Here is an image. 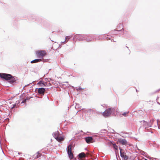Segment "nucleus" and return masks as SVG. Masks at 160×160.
Masks as SVG:
<instances>
[{"label": "nucleus", "instance_id": "nucleus-10", "mask_svg": "<svg viewBox=\"0 0 160 160\" xmlns=\"http://www.w3.org/2000/svg\"><path fill=\"white\" fill-rule=\"evenodd\" d=\"M118 31H121L122 29H123V25L121 23L119 24L117 28Z\"/></svg>", "mask_w": 160, "mask_h": 160}, {"label": "nucleus", "instance_id": "nucleus-19", "mask_svg": "<svg viewBox=\"0 0 160 160\" xmlns=\"http://www.w3.org/2000/svg\"><path fill=\"white\" fill-rule=\"evenodd\" d=\"M79 37L80 38L79 39L80 40H83V39H81V38H82V37H83V35H80L79 36Z\"/></svg>", "mask_w": 160, "mask_h": 160}, {"label": "nucleus", "instance_id": "nucleus-9", "mask_svg": "<svg viewBox=\"0 0 160 160\" xmlns=\"http://www.w3.org/2000/svg\"><path fill=\"white\" fill-rule=\"evenodd\" d=\"M118 142L123 145H126L127 143V141L125 139L120 138L118 139Z\"/></svg>", "mask_w": 160, "mask_h": 160}, {"label": "nucleus", "instance_id": "nucleus-17", "mask_svg": "<svg viewBox=\"0 0 160 160\" xmlns=\"http://www.w3.org/2000/svg\"><path fill=\"white\" fill-rule=\"evenodd\" d=\"M28 99H29L27 97L26 99H24L22 101V103H24L26 102V100H28Z\"/></svg>", "mask_w": 160, "mask_h": 160}, {"label": "nucleus", "instance_id": "nucleus-21", "mask_svg": "<svg viewBox=\"0 0 160 160\" xmlns=\"http://www.w3.org/2000/svg\"><path fill=\"white\" fill-rule=\"evenodd\" d=\"M145 160H147V159H145Z\"/></svg>", "mask_w": 160, "mask_h": 160}, {"label": "nucleus", "instance_id": "nucleus-18", "mask_svg": "<svg viewBox=\"0 0 160 160\" xmlns=\"http://www.w3.org/2000/svg\"><path fill=\"white\" fill-rule=\"evenodd\" d=\"M129 112H124L122 114V115L124 116H126V115Z\"/></svg>", "mask_w": 160, "mask_h": 160}, {"label": "nucleus", "instance_id": "nucleus-1", "mask_svg": "<svg viewBox=\"0 0 160 160\" xmlns=\"http://www.w3.org/2000/svg\"><path fill=\"white\" fill-rule=\"evenodd\" d=\"M0 77L2 78L5 79L11 83H12L16 81L15 78L11 74L5 73H0Z\"/></svg>", "mask_w": 160, "mask_h": 160}, {"label": "nucleus", "instance_id": "nucleus-11", "mask_svg": "<svg viewBox=\"0 0 160 160\" xmlns=\"http://www.w3.org/2000/svg\"><path fill=\"white\" fill-rule=\"evenodd\" d=\"M78 156L80 159L84 158L86 157V154L84 152H81L79 154Z\"/></svg>", "mask_w": 160, "mask_h": 160}, {"label": "nucleus", "instance_id": "nucleus-6", "mask_svg": "<svg viewBox=\"0 0 160 160\" xmlns=\"http://www.w3.org/2000/svg\"><path fill=\"white\" fill-rule=\"evenodd\" d=\"M112 109L109 108L106 110L103 113V115L104 117H108L110 116L112 112Z\"/></svg>", "mask_w": 160, "mask_h": 160}, {"label": "nucleus", "instance_id": "nucleus-3", "mask_svg": "<svg viewBox=\"0 0 160 160\" xmlns=\"http://www.w3.org/2000/svg\"><path fill=\"white\" fill-rule=\"evenodd\" d=\"M36 54L37 57L40 59H42L46 55V53L44 50L38 51L36 52Z\"/></svg>", "mask_w": 160, "mask_h": 160}, {"label": "nucleus", "instance_id": "nucleus-14", "mask_svg": "<svg viewBox=\"0 0 160 160\" xmlns=\"http://www.w3.org/2000/svg\"><path fill=\"white\" fill-rule=\"evenodd\" d=\"M111 143L113 145V148L116 150H118V147L115 143L111 142Z\"/></svg>", "mask_w": 160, "mask_h": 160}, {"label": "nucleus", "instance_id": "nucleus-13", "mask_svg": "<svg viewBox=\"0 0 160 160\" xmlns=\"http://www.w3.org/2000/svg\"><path fill=\"white\" fill-rule=\"evenodd\" d=\"M41 61H42V59H36L31 61V63H34L39 62Z\"/></svg>", "mask_w": 160, "mask_h": 160}, {"label": "nucleus", "instance_id": "nucleus-2", "mask_svg": "<svg viewBox=\"0 0 160 160\" xmlns=\"http://www.w3.org/2000/svg\"><path fill=\"white\" fill-rule=\"evenodd\" d=\"M53 135L55 139L58 142H60L63 141L64 139V138L60 135L58 131L55 132L53 133Z\"/></svg>", "mask_w": 160, "mask_h": 160}, {"label": "nucleus", "instance_id": "nucleus-15", "mask_svg": "<svg viewBox=\"0 0 160 160\" xmlns=\"http://www.w3.org/2000/svg\"><path fill=\"white\" fill-rule=\"evenodd\" d=\"M69 38H70L68 36H66L65 38V40L64 42H62V43H65L67 42L68 41Z\"/></svg>", "mask_w": 160, "mask_h": 160}, {"label": "nucleus", "instance_id": "nucleus-5", "mask_svg": "<svg viewBox=\"0 0 160 160\" xmlns=\"http://www.w3.org/2000/svg\"><path fill=\"white\" fill-rule=\"evenodd\" d=\"M121 156L124 158V160H127L128 159V157L126 155L125 151L123 149L119 148Z\"/></svg>", "mask_w": 160, "mask_h": 160}, {"label": "nucleus", "instance_id": "nucleus-20", "mask_svg": "<svg viewBox=\"0 0 160 160\" xmlns=\"http://www.w3.org/2000/svg\"><path fill=\"white\" fill-rule=\"evenodd\" d=\"M86 156H87V157H88L89 155V153H86Z\"/></svg>", "mask_w": 160, "mask_h": 160}, {"label": "nucleus", "instance_id": "nucleus-16", "mask_svg": "<svg viewBox=\"0 0 160 160\" xmlns=\"http://www.w3.org/2000/svg\"><path fill=\"white\" fill-rule=\"evenodd\" d=\"M37 155L35 157L36 158H38L41 156V154L39 152H37L36 153Z\"/></svg>", "mask_w": 160, "mask_h": 160}, {"label": "nucleus", "instance_id": "nucleus-8", "mask_svg": "<svg viewBox=\"0 0 160 160\" xmlns=\"http://www.w3.org/2000/svg\"><path fill=\"white\" fill-rule=\"evenodd\" d=\"M45 91V88H40L38 90V92L40 94L44 95Z\"/></svg>", "mask_w": 160, "mask_h": 160}, {"label": "nucleus", "instance_id": "nucleus-7", "mask_svg": "<svg viewBox=\"0 0 160 160\" xmlns=\"http://www.w3.org/2000/svg\"><path fill=\"white\" fill-rule=\"evenodd\" d=\"M86 142L88 143H90L93 142V139L92 137H88L85 138Z\"/></svg>", "mask_w": 160, "mask_h": 160}, {"label": "nucleus", "instance_id": "nucleus-4", "mask_svg": "<svg viewBox=\"0 0 160 160\" xmlns=\"http://www.w3.org/2000/svg\"><path fill=\"white\" fill-rule=\"evenodd\" d=\"M72 145H70L67 148V152L69 158L71 159L73 158V154L72 151Z\"/></svg>", "mask_w": 160, "mask_h": 160}, {"label": "nucleus", "instance_id": "nucleus-12", "mask_svg": "<svg viewBox=\"0 0 160 160\" xmlns=\"http://www.w3.org/2000/svg\"><path fill=\"white\" fill-rule=\"evenodd\" d=\"M37 85H38L40 87L45 86L44 83H43V82L42 81H40L37 83Z\"/></svg>", "mask_w": 160, "mask_h": 160}]
</instances>
